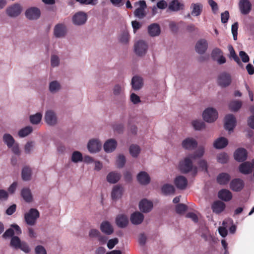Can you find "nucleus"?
Here are the masks:
<instances>
[{
	"instance_id": "1",
	"label": "nucleus",
	"mask_w": 254,
	"mask_h": 254,
	"mask_svg": "<svg viewBox=\"0 0 254 254\" xmlns=\"http://www.w3.org/2000/svg\"><path fill=\"white\" fill-rule=\"evenodd\" d=\"M113 97L119 103L124 104L126 102V96L125 93V86L123 84L116 83L112 88Z\"/></svg>"
},
{
	"instance_id": "2",
	"label": "nucleus",
	"mask_w": 254,
	"mask_h": 254,
	"mask_svg": "<svg viewBox=\"0 0 254 254\" xmlns=\"http://www.w3.org/2000/svg\"><path fill=\"white\" fill-rule=\"evenodd\" d=\"M10 246L16 250L19 249L26 254L29 253L31 249L28 244L22 241L18 236H13L10 240Z\"/></svg>"
},
{
	"instance_id": "3",
	"label": "nucleus",
	"mask_w": 254,
	"mask_h": 254,
	"mask_svg": "<svg viewBox=\"0 0 254 254\" xmlns=\"http://www.w3.org/2000/svg\"><path fill=\"white\" fill-rule=\"evenodd\" d=\"M148 43L142 40L137 41L133 45V52L138 57H143L147 53L148 50Z\"/></svg>"
},
{
	"instance_id": "4",
	"label": "nucleus",
	"mask_w": 254,
	"mask_h": 254,
	"mask_svg": "<svg viewBox=\"0 0 254 254\" xmlns=\"http://www.w3.org/2000/svg\"><path fill=\"white\" fill-rule=\"evenodd\" d=\"M44 121L46 124L50 127H55L59 123V119L56 112L52 110L49 109L45 111Z\"/></svg>"
},
{
	"instance_id": "5",
	"label": "nucleus",
	"mask_w": 254,
	"mask_h": 254,
	"mask_svg": "<svg viewBox=\"0 0 254 254\" xmlns=\"http://www.w3.org/2000/svg\"><path fill=\"white\" fill-rule=\"evenodd\" d=\"M22 10V5L19 3H15L6 7L5 13L9 17L15 18L20 15Z\"/></svg>"
},
{
	"instance_id": "6",
	"label": "nucleus",
	"mask_w": 254,
	"mask_h": 254,
	"mask_svg": "<svg viewBox=\"0 0 254 254\" xmlns=\"http://www.w3.org/2000/svg\"><path fill=\"white\" fill-rule=\"evenodd\" d=\"M39 216L40 213L37 209L31 208L28 212L24 214V219L27 224L30 226H34Z\"/></svg>"
},
{
	"instance_id": "7",
	"label": "nucleus",
	"mask_w": 254,
	"mask_h": 254,
	"mask_svg": "<svg viewBox=\"0 0 254 254\" xmlns=\"http://www.w3.org/2000/svg\"><path fill=\"white\" fill-rule=\"evenodd\" d=\"M191 159H192L189 155L183 161L180 162V168L182 173H187L193 170V172L196 173L197 168L196 167H193Z\"/></svg>"
},
{
	"instance_id": "8",
	"label": "nucleus",
	"mask_w": 254,
	"mask_h": 254,
	"mask_svg": "<svg viewBox=\"0 0 254 254\" xmlns=\"http://www.w3.org/2000/svg\"><path fill=\"white\" fill-rule=\"evenodd\" d=\"M67 28L64 23L56 24L53 29V35L57 38H64L67 34Z\"/></svg>"
},
{
	"instance_id": "9",
	"label": "nucleus",
	"mask_w": 254,
	"mask_h": 254,
	"mask_svg": "<svg viewBox=\"0 0 254 254\" xmlns=\"http://www.w3.org/2000/svg\"><path fill=\"white\" fill-rule=\"evenodd\" d=\"M87 19V15L83 11L75 13L72 17V22L75 26L84 25Z\"/></svg>"
},
{
	"instance_id": "10",
	"label": "nucleus",
	"mask_w": 254,
	"mask_h": 254,
	"mask_svg": "<svg viewBox=\"0 0 254 254\" xmlns=\"http://www.w3.org/2000/svg\"><path fill=\"white\" fill-rule=\"evenodd\" d=\"M22 233V231L19 226L16 224H13L10 225V227L7 229L3 234L2 237L3 239H6L14 236V234L20 235Z\"/></svg>"
},
{
	"instance_id": "11",
	"label": "nucleus",
	"mask_w": 254,
	"mask_h": 254,
	"mask_svg": "<svg viewBox=\"0 0 254 254\" xmlns=\"http://www.w3.org/2000/svg\"><path fill=\"white\" fill-rule=\"evenodd\" d=\"M202 116L205 121L208 123H212L217 119L218 113L215 109L210 108L204 110Z\"/></svg>"
},
{
	"instance_id": "12",
	"label": "nucleus",
	"mask_w": 254,
	"mask_h": 254,
	"mask_svg": "<svg viewBox=\"0 0 254 254\" xmlns=\"http://www.w3.org/2000/svg\"><path fill=\"white\" fill-rule=\"evenodd\" d=\"M231 75L226 72L220 73L218 77V84L222 87H228L231 84Z\"/></svg>"
},
{
	"instance_id": "13",
	"label": "nucleus",
	"mask_w": 254,
	"mask_h": 254,
	"mask_svg": "<svg viewBox=\"0 0 254 254\" xmlns=\"http://www.w3.org/2000/svg\"><path fill=\"white\" fill-rule=\"evenodd\" d=\"M40 15V10L36 7H29L25 11V17L30 20H37L39 18Z\"/></svg>"
},
{
	"instance_id": "14",
	"label": "nucleus",
	"mask_w": 254,
	"mask_h": 254,
	"mask_svg": "<svg viewBox=\"0 0 254 254\" xmlns=\"http://www.w3.org/2000/svg\"><path fill=\"white\" fill-rule=\"evenodd\" d=\"M87 147L90 153H97L101 150L102 143L98 139H92L88 142Z\"/></svg>"
},
{
	"instance_id": "15",
	"label": "nucleus",
	"mask_w": 254,
	"mask_h": 254,
	"mask_svg": "<svg viewBox=\"0 0 254 254\" xmlns=\"http://www.w3.org/2000/svg\"><path fill=\"white\" fill-rule=\"evenodd\" d=\"M208 49V42L205 39L198 40L195 45V50L199 55L204 54Z\"/></svg>"
},
{
	"instance_id": "16",
	"label": "nucleus",
	"mask_w": 254,
	"mask_h": 254,
	"mask_svg": "<svg viewBox=\"0 0 254 254\" xmlns=\"http://www.w3.org/2000/svg\"><path fill=\"white\" fill-rule=\"evenodd\" d=\"M236 119L233 114H228L225 118V128L229 131H232L236 126Z\"/></svg>"
},
{
	"instance_id": "17",
	"label": "nucleus",
	"mask_w": 254,
	"mask_h": 254,
	"mask_svg": "<svg viewBox=\"0 0 254 254\" xmlns=\"http://www.w3.org/2000/svg\"><path fill=\"white\" fill-rule=\"evenodd\" d=\"M138 3L139 7L134 10V15L135 17L139 19H142L146 15L145 9L146 8L147 5L144 0H140Z\"/></svg>"
},
{
	"instance_id": "18",
	"label": "nucleus",
	"mask_w": 254,
	"mask_h": 254,
	"mask_svg": "<svg viewBox=\"0 0 254 254\" xmlns=\"http://www.w3.org/2000/svg\"><path fill=\"white\" fill-rule=\"evenodd\" d=\"M117 146V141L114 138H110L105 141L103 148L106 153H110L114 151Z\"/></svg>"
},
{
	"instance_id": "19",
	"label": "nucleus",
	"mask_w": 254,
	"mask_h": 254,
	"mask_svg": "<svg viewBox=\"0 0 254 254\" xmlns=\"http://www.w3.org/2000/svg\"><path fill=\"white\" fill-rule=\"evenodd\" d=\"M182 145L184 149L191 150L196 147L197 142L195 139L189 137L182 141Z\"/></svg>"
},
{
	"instance_id": "20",
	"label": "nucleus",
	"mask_w": 254,
	"mask_h": 254,
	"mask_svg": "<svg viewBox=\"0 0 254 254\" xmlns=\"http://www.w3.org/2000/svg\"><path fill=\"white\" fill-rule=\"evenodd\" d=\"M239 5L241 12L245 15L249 13L252 7V5L249 0H240Z\"/></svg>"
},
{
	"instance_id": "21",
	"label": "nucleus",
	"mask_w": 254,
	"mask_h": 254,
	"mask_svg": "<svg viewBox=\"0 0 254 254\" xmlns=\"http://www.w3.org/2000/svg\"><path fill=\"white\" fill-rule=\"evenodd\" d=\"M62 89V85L59 81L54 80L49 82L48 90L51 94H56L59 92Z\"/></svg>"
},
{
	"instance_id": "22",
	"label": "nucleus",
	"mask_w": 254,
	"mask_h": 254,
	"mask_svg": "<svg viewBox=\"0 0 254 254\" xmlns=\"http://www.w3.org/2000/svg\"><path fill=\"white\" fill-rule=\"evenodd\" d=\"M131 85L132 88L134 90H139L141 89L143 86V79L139 76H134L131 79Z\"/></svg>"
},
{
	"instance_id": "23",
	"label": "nucleus",
	"mask_w": 254,
	"mask_h": 254,
	"mask_svg": "<svg viewBox=\"0 0 254 254\" xmlns=\"http://www.w3.org/2000/svg\"><path fill=\"white\" fill-rule=\"evenodd\" d=\"M174 184L178 189L184 190L187 188L188 180L184 176H178L175 179Z\"/></svg>"
},
{
	"instance_id": "24",
	"label": "nucleus",
	"mask_w": 254,
	"mask_h": 254,
	"mask_svg": "<svg viewBox=\"0 0 254 254\" xmlns=\"http://www.w3.org/2000/svg\"><path fill=\"white\" fill-rule=\"evenodd\" d=\"M148 33L150 36L154 37L158 36L161 33V28L157 23H152L147 27Z\"/></svg>"
},
{
	"instance_id": "25",
	"label": "nucleus",
	"mask_w": 254,
	"mask_h": 254,
	"mask_svg": "<svg viewBox=\"0 0 254 254\" xmlns=\"http://www.w3.org/2000/svg\"><path fill=\"white\" fill-rule=\"evenodd\" d=\"M102 233L107 235H110L114 233V228L111 224L107 221H103L100 227Z\"/></svg>"
},
{
	"instance_id": "26",
	"label": "nucleus",
	"mask_w": 254,
	"mask_h": 254,
	"mask_svg": "<svg viewBox=\"0 0 254 254\" xmlns=\"http://www.w3.org/2000/svg\"><path fill=\"white\" fill-rule=\"evenodd\" d=\"M115 221L117 226L121 228H125L128 223V217L125 214L118 215Z\"/></svg>"
},
{
	"instance_id": "27",
	"label": "nucleus",
	"mask_w": 254,
	"mask_h": 254,
	"mask_svg": "<svg viewBox=\"0 0 254 254\" xmlns=\"http://www.w3.org/2000/svg\"><path fill=\"white\" fill-rule=\"evenodd\" d=\"M184 8V4L178 0H173L169 4L168 10L177 12Z\"/></svg>"
},
{
	"instance_id": "28",
	"label": "nucleus",
	"mask_w": 254,
	"mask_h": 254,
	"mask_svg": "<svg viewBox=\"0 0 254 254\" xmlns=\"http://www.w3.org/2000/svg\"><path fill=\"white\" fill-rule=\"evenodd\" d=\"M244 186V182L240 179H234L230 184L231 189L235 191H240L243 189Z\"/></svg>"
},
{
	"instance_id": "29",
	"label": "nucleus",
	"mask_w": 254,
	"mask_h": 254,
	"mask_svg": "<svg viewBox=\"0 0 254 254\" xmlns=\"http://www.w3.org/2000/svg\"><path fill=\"white\" fill-rule=\"evenodd\" d=\"M139 207L142 212L147 213L152 209L153 203L151 201L144 199L139 202Z\"/></svg>"
},
{
	"instance_id": "30",
	"label": "nucleus",
	"mask_w": 254,
	"mask_h": 254,
	"mask_svg": "<svg viewBox=\"0 0 254 254\" xmlns=\"http://www.w3.org/2000/svg\"><path fill=\"white\" fill-rule=\"evenodd\" d=\"M203 9V5L200 3H192L190 6L191 15L193 16H199Z\"/></svg>"
},
{
	"instance_id": "31",
	"label": "nucleus",
	"mask_w": 254,
	"mask_h": 254,
	"mask_svg": "<svg viewBox=\"0 0 254 254\" xmlns=\"http://www.w3.org/2000/svg\"><path fill=\"white\" fill-rule=\"evenodd\" d=\"M124 188L120 185L115 186L112 189L111 192L112 198L114 200H117L120 198L123 194Z\"/></svg>"
},
{
	"instance_id": "32",
	"label": "nucleus",
	"mask_w": 254,
	"mask_h": 254,
	"mask_svg": "<svg viewBox=\"0 0 254 254\" xmlns=\"http://www.w3.org/2000/svg\"><path fill=\"white\" fill-rule=\"evenodd\" d=\"M234 158L239 162H243L247 158V152L244 148H239L234 153Z\"/></svg>"
},
{
	"instance_id": "33",
	"label": "nucleus",
	"mask_w": 254,
	"mask_h": 254,
	"mask_svg": "<svg viewBox=\"0 0 254 254\" xmlns=\"http://www.w3.org/2000/svg\"><path fill=\"white\" fill-rule=\"evenodd\" d=\"M138 182L142 185H146L150 183V178L147 173L144 171L139 172L137 176Z\"/></svg>"
},
{
	"instance_id": "34",
	"label": "nucleus",
	"mask_w": 254,
	"mask_h": 254,
	"mask_svg": "<svg viewBox=\"0 0 254 254\" xmlns=\"http://www.w3.org/2000/svg\"><path fill=\"white\" fill-rule=\"evenodd\" d=\"M243 102L239 100H231L228 104L229 109L233 112H237L242 108Z\"/></svg>"
},
{
	"instance_id": "35",
	"label": "nucleus",
	"mask_w": 254,
	"mask_h": 254,
	"mask_svg": "<svg viewBox=\"0 0 254 254\" xmlns=\"http://www.w3.org/2000/svg\"><path fill=\"white\" fill-rule=\"evenodd\" d=\"M32 169L29 166H24L21 170V178L24 181H29L31 179Z\"/></svg>"
},
{
	"instance_id": "36",
	"label": "nucleus",
	"mask_w": 254,
	"mask_h": 254,
	"mask_svg": "<svg viewBox=\"0 0 254 254\" xmlns=\"http://www.w3.org/2000/svg\"><path fill=\"white\" fill-rule=\"evenodd\" d=\"M130 219L133 224L138 225L142 222L144 215L139 212H135L131 215Z\"/></svg>"
},
{
	"instance_id": "37",
	"label": "nucleus",
	"mask_w": 254,
	"mask_h": 254,
	"mask_svg": "<svg viewBox=\"0 0 254 254\" xmlns=\"http://www.w3.org/2000/svg\"><path fill=\"white\" fill-rule=\"evenodd\" d=\"M121 177L120 173L113 171L109 173L107 176V181L111 184H115L120 180Z\"/></svg>"
},
{
	"instance_id": "38",
	"label": "nucleus",
	"mask_w": 254,
	"mask_h": 254,
	"mask_svg": "<svg viewBox=\"0 0 254 254\" xmlns=\"http://www.w3.org/2000/svg\"><path fill=\"white\" fill-rule=\"evenodd\" d=\"M228 143V141L227 138L224 137H220L214 141L213 146L216 149H222L225 147Z\"/></svg>"
},
{
	"instance_id": "39",
	"label": "nucleus",
	"mask_w": 254,
	"mask_h": 254,
	"mask_svg": "<svg viewBox=\"0 0 254 254\" xmlns=\"http://www.w3.org/2000/svg\"><path fill=\"white\" fill-rule=\"evenodd\" d=\"M21 195L27 202H31L33 200V196L31 190L28 188H24L21 190Z\"/></svg>"
},
{
	"instance_id": "40",
	"label": "nucleus",
	"mask_w": 254,
	"mask_h": 254,
	"mask_svg": "<svg viewBox=\"0 0 254 254\" xmlns=\"http://www.w3.org/2000/svg\"><path fill=\"white\" fill-rule=\"evenodd\" d=\"M119 41L124 45H127L130 40V35L127 30L123 31L118 37Z\"/></svg>"
},
{
	"instance_id": "41",
	"label": "nucleus",
	"mask_w": 254,
	"mask_h": 254,
	"mask_svg": "<svg viewBox=\"0 0 254 254\" xmlns=\"http://www.w3.org/2000/svg\"><path fill=\"white\" fill-rule=\"evenodd\" d=\"M231 179L229 174L226 173H222L219 174L217 177V181L221 185L227 184Z\"/></svg>"
},
{
	"instance_id": "42",
	"label": "nucleus",
	"mask_w": 254,
	"mask_h": 254,
	"mask_svg": "<svg viewBox=\"0 0 254 254\" xmlns=\"http://www.w3.org/2000/svg\"><path fill=\"white\" fill-rule=\"evenodd\" d=\"M218 197L224 201H228L232 199V194L230 190L226 189H222L219 191Z\"/></svg>"
},
{
	"instance_id": "43",
	"label": "nucleus",
	"mask_w": 254,
	"mask_h": 254,
	"mask_svg": "<svg viewBox=\"0 0 254 254\" xmlns=\"http://www.w3.org/2000/svg\"><path fill=\"white\" fill-rule=\"evenodd\" d=\"M225 207V203L222 201L218 200L213 203L212 205V209L214 212H215L216 213H219L223 211Z\"/></svg>"
},
{
	"instance_id": "44",
	"label": "nucleus",
	"mask_w": 254,
	"mask_h": 254,
	"mask_svg": "<svg viewBox=\"0 0 254 254\" xmlns=\"http://www.w3.org/2000/svg\"><path fill=\"white\" fill-rule=\"evenodd\" d=\"M175 190L174 187L171 184H165L161 188L162 192L165 195L173 194Z\"/></svg>"
},
{
	"instance_id": "45",
	"label": "nucleus",
	"mask_w": 254,
	"mask_h": 254,
	"mask_svg": "<svg viewBox=\"0 0 254 254\" xmlns=\"http://www.w3.org/2000/svg\"><path fill=\"white\" fill-rule=\"evenodd\" d=\"M2 140L7 147H11L16 142L12 136L9 133H4L3 135Z\"/></svg>"
},
{
	"instance_id": "46",
	"label": "nucleus",
	"mask_w": 254,
	"mask_h": 254,
	"mask_svg": "<svg viewBox=\"0 0 254 254\" xmlns=\"http://www.w3.org/2000/svg\"><path fill=\"white\" fill-rule=\"evenodd\" d=\"M140 147L136 144H132L129 147V153L133 158H137L140 153Z\"/></svg>"
},
{
	"instance_id": "47",
	"label": "nucleus",
	"mask_w": 254,
	"mask_h": 254,
	"mask_svg": "<svg viewBox=\"0 0 254 254\" xmlns=\"http://www.w3.org/2000/svg\"><path fill=\"white\" fill-rule=\"evenodd\" d=\"M83 156L82 153L78 151H74L71 154V161L74 163H77L82 161Z\"/></svg>"
},
{
	"instance_id": "48",
	"label": "nucleus",
	"mask_w": 254,
	"mask_h": 254,
	"mask_svg": "<svg viewBox=\"0 0 254 254\" xmlns=\"http://www.w3.org/2000/svg\"><path fill=\"white\" fill-rule=\"evenodd\" d=\"M33 130L32 127L30 126L26 127L20 129L18 132L20 137H24L30 134Z\"/></svg>"
},
{
	"instance_id": "49",
	"label": "nucleus",
	"mask_w": 254,
	"mask_h": 254,
	"mask_svg": "<svg viewBox=\"0 0 254 254\" xmlns=\"http://www.w3.org/2000/svg\"><path fill=\"white\" fill-rule=\"evenodd\" d=\"M42 115L40 113H37L35 115H31L29 117L30 121L32 124L37 125L41 121Z\"/></svg>"
},
{
	"instance_id": "50",
	"label": "nucleus",
	"mask_w": 254,
	"mask_h": 254,
	"mask_svg": "<svg viewBox=\"0 0 254 254\" xmlns=\"http://www.w3.org/2000/svg\"><path fill=\"white\" fill-rule=\"evenodd\" d=\"M35 145V142L34 141H28L25 144L24 147V152L27 154H30L32 151Z\"/></svg>"
},
{
	"instance_id": "51",
	"label": "nucleus",
	"mask_w": 254,
	"mask_h": 254,
	"mask_svg": "<svg viewBox=\"0 0 254 254\" xmlns=\"http://www.w3.org/2000/svg\"><path fill=\"white\" fill-rule=\"evenodd\" d=\"M204 153V148L203 146H199L197 150L193 154H190L192 159L202 157Z\"/></svg>"
},
{
	"instance_id": "52",
	"label": "nucleus",
	"mask_w": 254,
	"mask_h": 254,
	"mask_svg": "<svg viewBox=\"0 0 254 254\" xmlns=\"http://www.w3.org/2000/svg\"><path fill=\"white\" fill-rule=\"evenodd\" d=\"M228 50L230 52V57H232L239 65H242L239 58L236 55L234 48L231 45L228 46Z\"/></svg>"
},
{
	"instance_id": "53",
	"label": "nucleus",
	"mask_w": 254,
	"mask_h": 254,
	"mask_svg": "<svg viewBox=\"0 0 254 254\" xmlns=\"http://www.w3.org/2000/svg\"><path fill=\"white\" fill-rule=\"evenodd\" d=\"M229 160L228 154L225 152H222L217 155V160L221 164L226 163Z\"/></svg>"
},
{
	"instance_id": "54",
	"label": "nucleus",
	"mask_w": 254,
	"mask_h": 254,
	"mask_svg": "<svg viewBox=\"0 0 254 254\" xmlns=\"http://www.w3.org/2000/svg\"><path fill=\"white\" fill-rule=\"evenodd\" d=\"M191 124L195 130H201L205 127V123L201 120H194Z\"/></svg>"
},
{
	"instance_id": "55",
	"label": "nucleus",
	"mask_w": 254,
	"mask_h": 254,
	"mask_svg": "<svg viewBox=\"0 0 254 254\" xmlns=\"http://www.w3.org/2000/svg\"><path fill=\"white\" fill-rule=\"evenodd\" d=\"M126 162L125 156L123 154H119L116 160V164L118 168H123Z\"/></svg>"
},
{
	"instance_id": "56",
	"label": "nucleus",
	"mask_w": 254,
	"mask_h": 254,
	"mask_svg": "<svg viewBox=\"0 0 254 254\" xmlns=\"http://www.w3.org/2000/svg\"><path fill=\"white\" fill-rule=\"evenodd\" d=\"M51 65L53 67H58L60 64V59L58 56L52 55L51 57Z\"/></svg>"
},
{
	"instance_id": "57",
	"label": "nucleus",
	"mask_w": 254,
	"mask_h": 254,
	"mask_svg": "<svg viewBox=\"0 0 254 254\" xmlns=\"http://www.w3.org/2000/svg\"><path fill=\"white\" fill-rule=\"evenodd\" d=\"M222 54L223 52L220 49L215 48L212 50L211 56L212 59L215 61Z\"/></svg>"
},
{
	"instance_id": "58",
	"label": "nucleus",
	"mask_w": 254,
	"mask_h": 254,
	"mask_svg": "<svg viewBox=\"0 0 254 254\" xmlns=\"http://www.w3.org/2000/svg\"><path fill=\"white\" fill-rule=\"evenodd\" d=\"M113 128L115 131H116L119 133H122L124 130V125L122 123L115 124L113 125Z\"/></svg>"
},
{
	"instance_id": "59",
	"label": "nucleus",
	"mask_w": 254,
	"mask_h": 254,
	"mask_svg": "<svg viewBox=\"0 0 254 254\" xmlns=\"http://www.w3.org/2000/svg\"><path fill=\"white\" fill-rule=\"evenodd\" d=\"M187 209V206L184 204L180 203L176 205V211L178 214H182Z\"/></svg>"
},
{
	"instance_id": "60",
	"label": "nucleus",
	"mask_w": 254,
	"mask_h": 254,
	"mask_svg": "<svg viewBox=\"0 0 254 254\" xmlns=\"http://www.w3.org/2000/svg\"><path fill=\"white\" fill-rule=\"evenodd\" d=\"M238 28V23L237 22H235L231 27L232 33L233 34V39L234 40L237 39V31Z\"/></svg>"
},
{
	"instance_id": "61",
	"label": "nucleus",
	"mask_w": 254,
	"mask_h": 254,
	"mask_svg": "<svg viewBox=\"0 0 254 254\" xmlns=\"http://www.w3.org/2000/svg\"><path fill=\"white\" fill-rule=\"evenodd\" d=\"M130 100L133 104H137L141 102L140 97L134 93L130 94Z\"/></svg>"
},
{
	"instance_id": "62",
	"label": "nucleus",
	"mask_w": 254,
	"mask_h": 254,
	"mask_svg": "<svg viewBox=\"0 0 254 254\" xmlns=\"http://www.w3.org/2000/svg\"><path fill=\"white\" fill-rule=\"evenodd\" d=\"M118 243L119 240L117 238L110 239L108 241L107 243V247L108 249L110 250L112 249Z\"/></svg>"
},
{
	"instance_id": "63",
	"label": "nucleus",
	"mask_w": 254,
	"mask_h": 254,
	"mask_svg": "<svg viewBox=\"0 0 254 254\" xmlns=\"http://www.w3.org/2000/svg\"><path fill=\"white\" fill-rule=\"evenodd\" d=\"M100 234V232L97 229H92L89 232V236L91 238H98Z\"/></svg>"
},
{
	"instance_id": "64",
	"label": "nucleus",
	"mask_w": 254,
	"mask_h": 254,
	"mask_svg": "<svg viewBox=\"0 0 254 254\" xmlns=\"http://www.w3.org/2000/svg\"><path fill=\"white\" fill-rule=\"evenodd\" d=\"M35 254H47L46 249L41 245H38L35 248Z\"/></svg>"
}]
</instances>
